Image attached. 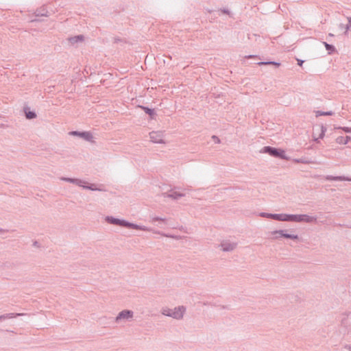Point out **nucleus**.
<instances>
[{
	"label": "nucleus",
	"mask_w": 351,
	"mask_h": 351,
	"mask_svg": "<svg viewBox=\"0 0 351 351\" xmlns=\"http://www.w3.org/2000/svg\"><path fill=\"white\" fill-rule=\"evenodd\" d=\"M221 12H222L223 13H224V14H229V13H230V11H229L228 9H226V8H224V9L221 10Z\"/></svg>",
	"instance_id": "nucleus-34"
},
{
	"label": "nucleus",
	"mask_w": 351,
	"mask_h": 351,
	"mask_svg": "<svg viewBox=\"0 0 351 351\" xmlns=\"http://www.w3.org/2000/svg\"><path fill=\"white\" fill-rule=\"evenodd\" d=\"M84 189H89L91 191H101V189L97 188L94 184H90L88 186H82Z\"/></svg>",
	"instance_id": "nucleus-27"
},
{
	"label": "nucleus",
	"mask_w": 351,
	"mask_h": 351,
	"mask_svg": "<svg viewBox=\"0 0 351 351\" xmlns=\"http://www.w3.org/2000/svg\"><path fill=\"white\" fill-rule=\"evenodd\" d=\"M316 113V117H319V116H331L333 114V112L332 111H326V112H324V111H321V110H317L315 112Z\"/></svg>",
	"instance_id": "nucleus-22"
},
{
	"label": "nucleus",
	"mask_w": 351,
	"mask_h": 351,
	"mask_svg": "<svg viewBox=\"0 0 351 351\" xmlns=\"http://www.w3.org/2000/svg\"><path fill=\"white\" fill-rule=\"evenodd\" d=\"M185 311L186 308L184 306H179L173 309L167 307L162 308L161 313L163 315L171 317L176 319H181L183 318Z\"/></svg>",
	"instance_id": "nucleus-2"
},
{
	"label": "nucleus",
	"mask_w": 351,
	"mask_h": 351,
	"mask_svg": "<svg viewBox=\"0 0 351 351\" xmlns=\"http://www.w3.org/2000/svg\"><path fill=\"white\" fill-rule=\"evenodd\" d=\"M274 217L276 221L295 222V215L293 214L276 213V216Z\"/></svg>",
	"instance_id": "nucleus-9"
},
{
	"label": "nucleus",
	"mask_w": 351,
	"mask_h": 351,
	"mask_svg": "<svg viewBox=\"0 0 351 351\" xmlns=\"http://www.w3.org/2000/svg\"><path fill=\"white\" fill-rule=\"evenodd\" d=\"M69 134L82 138L88 142L94 143L93 136L89 131H72Z\"/></svg>",
	"instance_id": "nucleus-4"
},
{
	"label": "nucleus",
	"mask_w": 351,
	"mask_h": 351,
	"mask_svg": "<svg viewBox=\"0 0 351 351\" xmlns=\"http://www.w3.org/2000/svg\"><path fill=\"white\" fill-rule=\"evenodd\" d=\"M345 348L349 350L350 351H351V345H346L345 346Z\"/></svg>",
	"instance_id": "nucleus-36"
},
{
	"label": "nucleus",
	"mask_w": 351,
	"mask_h": 351,
	"mask_svg": "<svg viewBox=\"0 0 351 351\" xmlns=\"http://www.w3.org/2000/svg\"><path fill=\"white\" fill-rule=\"evenodd\" d=\"M237 245V243H231L228 241H223L219 246L221 247V250L223 252H232L236 248Z\"/></svg>",
	"instance_id": "nucleus-10"
},
{
	"label": "nucleus",
	"mask_w": 351,
	"mask_h": 351,
	"mask_svg": "<svg viewBox=\"0 0 351 351\" xmlns=\"http://www.w3.org/2000/svg\"><path fill=\"white\" fill-rule=\"evenodd\" d=\"M342 323L345 325L349 324L351 326V313L347 315L346 319H342Z\"/></svg>",
	"instance_id": "nucleus-28"
},
{
	"label": "nucleus",
	"mask_w": 351,
	"mask_h": 351,
	"mask_svg": "<svg viewBox=\"0 0 351 351\" xmlns=\"http://www.w3.org/2000/svg\"><path fill=\"white\" fill-rule=\"evenodd\" d=\"M61 180H64V181H66L67 182H69V183L75 184H76L77 186H82V184L84 183V181H82L80 179H77V178L62 177Z\"/></svg>",
	"instance_id": "nucleus-14"
},
{
	"label": "nucleus",
	"mask_w": 351,
	"mask_h": 351,
	"mask_svg": "<svg viewBox=\"0 0 351 351\" xmlns=\"http://www.w3.org/2000/svg\"><path fill=\"white\" fill-rule=\"evenodd\" d=\"M48 11L44 8L37 9L35 12L36 16H47Z\"/></svg>",
	"instance_id": "nucleus-19"
},
{
	"label": "nucleus",
	"mask_w": 351,
	"mask_h": 351,
	"mask_svg": "<svg viewBox=\"0 0 351 351\" xmlns=\"http://www.w3.org/2000/svg\"><path fill=\"white\" fill-rule=\"evenodd\" d=\"M255 57L254 56L250 55L249 58Z\"/></svg>",
	"instance_id": "nucleus-39"
},
{
	"label": "nucleus",
	"mask_w": 351,
	"mask_h": 351,
	"mask_svg": "<svg viewBox=\"0 0 351 351\" xmlns=\"http://www.w3.org/2000/svg\"><path fill=\"white\" fill-rule=\"evenodd\" d=\"M33 245L35 247H39V243L37 241H34Z\"/></svg>",
	"instance_id": "nucleus-35"
},
{
	"label": "nucleus",
	"mask_w": 351,
	"mask_h": 351,
	"mask_svg": "<svg viewBox=\"0 0 351 351\" xmlns=\"http://www.w3.org/2000/svg\"><path fill=\"white\" fill-rule=\"evenodd\" d=\"M167 219L166 218H162V217H152V222H156V221H160V222H162V223L164 224H166L167 223Z\"/></svg>",
	"instance_id": "nucleus-25"
},
{
	"label": "nucleus",
	"mask_w": 351,
	"mask_h": 351,
	"mask_svg": "<svg viewBox=\"0 0 351 351\" xmlns=\"http://www.w3.org/2000/svg\"><path fill=\"white\" fill-rule=\"evenodd\" d=\"M84 40L83 35H77L75 36L70 37L69 38V41L71 45H74L75 43L82 42Z\"/></svg>",
	"instance_id": "nucleus-18"
},
{
	"label": "nucleus",
	"mask_w": 351,
	"mask_h": 351,
	"mask_svg": "<svg viewBox=\"0 0 351 351\" xmlns=\"http://www.w3.org/2000/svg\"><path fill=\"white\" fill-rule=\"evenodd\" d=\"M258 64H259V65L272 64V65H275L276 67H278L280 65V63L274 62V61H267V62H260L258 63Z\"/></svg>",
	"instance_id": "nucleus-24"
},
{
	"label": "nucleus",
	"mask_w": 351,
	"mask_h": 351,
	"mask_svg": "<svg viewBox=\"0 0 351 351\" xmlns=\"http://www.w3.org/2000/svg\"><path fill=\"white\" fill-rule=\"evenodd\" d=\"M335 128L342 130L343 131H344L346 133H351V128H349V127H338V128Z\"/></svg>",
	"instance_id": "nucleus-29"
},
{
	"label": "nucleus",
	"mask_w": 351,
	"mask_h": 351,
	"mask_svg": "<svg viewBox=\"0 0 351 351\" xmlns=\"http://www.w3.org/2000/svg\"><path fill=\"white\" fill-rule=\"evenodd\" d=\"M6 231H7V230H3V229L0 228V232H6Z\"/></svg>",
	"instance_id": "nucleus-38"
},
{
	"label": "nucleus",
	"mask_w": 351,
	"mask_h": 351,
	"mask_svg": "<svg viewBox=\"0 0 351 351\" xmlns=\"http://www.w3.org/2000/svg\"><path fill=\"white\" fill-rule=\"evenodd\" d=\"M345 27H346V25H343V23H340V24H339V27H340L341 29H345Z\"/></svg>",
	"instance_id": "nucleus-37"
},
{
	"label": "nucleus",
	"mask_w": 351,
	"mask_h": 351,
	"mask_svg": "<svg viewBox=\"0 0 351 351\" xmlns=\"http://www.w3.org/2000/svg\"><path fill=\"white\" fill-rule=\"evenodd\" d=\"M23 111L27 119L30 120L36 117V113L34 111L31 110L30 108L27 106L23 107Z\"/></svg>",
	"instance_id": "nucleus-12"
},
{
	"label": "nucleus",
	"mask_w": 351,
	"mask_h": 351,
	"mask_svg": "<svg viewBox=\"0 0 351 351\" xmlns=\"http://www.w3.org/2000/svg\"><path fill=\"white\" fill-rule=\"evenodd\" d=\"M294 161H295V162H297V163H302V164L309 163L308 161H306V160H304L303 158L295 159Z\"/></svg>",
	"instance_id": "nucleus-30"
},
{
	"label": "nucleus",
	"mask_w": 351,
	"mask_h": 351,
	"mask_svg": "<svg viewBox=\"0 0 351 351\" xmlns=\"http://www.w3.org/2000/svg\"><path fill=\"white\" fill-rule=\"evenodd\" d=\"M317 221V217L306 214L295 215V222L313 223Z\"/></svg>",
	"instance_id": "nucleus-6"
},
{
	"label": "nucleus",
	"mask_w": 351,
	"mask_h": 351,
	"mask_svg": "<svg viewBox=\"0 0 351 351\" xmlns=\"http://www.w3.org/2000/svg\"><path fill=\"white\" fill-rule=\"evenodd\" d=\"M350 140H351V137L350 136H340L336 138V142L340 145H346L348 143V142Z\"/></svg>",
	"instance_id": "nucleus-17"
},
{
	"label": "nucleus",
	"mask_w": 351,
	"mask_h": 351,
	"mask_svg": "<svg viewBox=\"0 0 351 351\" xmlns=\"http://www.w3.org/2000/svg\"><path fill=\"white\" fill-rule=\"evenodd\" d=\"M122 41H123V40L121 38H119V37L114 38V43H117L119 42H122Z\"/></svg>",
	"instance_id": "nucleus-32"
},
{
	"label": "nucleus",
	"mask_w": 351,
	"mask_h": 351,
	"mask_svg": "<svg viewBox=\"0 0 351 351\" xmlns=\"http://www.w3.org/2000/svg\"><path fill=\"white\" fill-rule=\"evenodd\" d=\"M273 235L275 234H279L280 236H276L275 238L278 239L279 237H284L285 239H289L292 240H297L298 239V234H291L286 233L285 230H274L271 232Z\"/></svg>",
	"instance_id": "nucleus-8"
},
{
	"label": "nucleus",
	"mask_w": 351,
	"mask_h": 351,
	"mask_svg": "<svg viewBox=\"0 0 351 351\" xmlns=\"http://www.w3.org/2000/svg\"><path fill=\"white\" fill-rule=\"evenodd\" d=\"M134 315V313L131 310H123L119 313L117 316L115 318L116 322H119L121 319H129L132 318Z\"/></svg>",
	"instance_id": "nucleus-7"
},
{
	"label": "nucleus",
	"mask_w": 351,
	"mask_h": 351,
	"mask_svg": "<svg viewBox=\"0 0 351 351\" xmlns=\"http://www.w3.org/2000/svg\"><path fill=\"white\" fill-rule=\"evenodd\" d=\"M348 23L346 25L344 35H347L348 30L351 29V17H348Z\"/></svg>",
	"instance_id": "nucleus-26"
},
{
	"label": "nucleus",
	"mask_w": 351,
	"mask_h": 351,
	"mask_svg": "<svg viewBox=\"0 0 351 351\" xmlns=\"http://www.w3.org/2000/svg\"><path fill=\"white\" fill-rule=\"evenodd\" d=\"M262 217L272 219L274 220H276V217L274 216H276V213H261L259 215Z\"/></svg>",
	"instance_id": "nucleus-21"
},
{
	"label": "nucleus",
	"mask_w": 351,
	"mask_h": 351,
	"mask_svg": "<svg viewBox=\"0 0 351 351\" xmlns=\"http://www.w3.org/2000/svg\"><path fill=\"white\" fill-rule=\"evenodd\" d=\"M326 180L328 181H351V178L346 176H327Z\"/></svg>",
	"instance_id": "nucleus-13"
},
{
	"label": "nucleus",
	"mask_w": 351,
	"mask_h": 351,
	"mask_svg": "<svg viewBox=\"0 0 351 351\" xmlns=\"http://www.w3.org/2000/svg\"><path fill=\"white\" fill-rule=\"evenodd\" d=\"M326 131V128L324 127V125H322L320 127V134L319 135V137L317 138H315V141L316 142H318L319 139H322L325 136Z\"/></svg>",
	"instance_id": "nucleus-23"
},
{
	"label": "nucleus",
	"mask_w": 351,
	"mask_h": 351,
	"mask_svg": "<svg viewBox=\"0 0 351 351\" xmlns=\"http://www.w3.org/2000/svg\"><path fill=\"white\" fill-rule=\"evenodd\" d=\"M164 197H167L171 198L172 199H178L182 197L185 196V194L180 192L174 191L173 190H170L167 193H163Z\"/></svg>",
	"instance_id": "nucleus-11"
},
{
	"label": "nucleus",
	"mask_w": 351,
	"mask_h": 351,
	"mask_svg": "<svg viewBox=\"0 0 351 351\" xmlns=\"http://www.w3.org/2000/svg\"><path fill=\"white\" fill-rule=\"evenodd\" d=\"M106 221L110 224L119 226L130 229L141 230L143 231H152L154 233L160 234L166 237L174 238L173 235L160 233L159 231H154L152 228H147L144 226H140L136 223H131L125 219H121L112 216H107L105 219Z\"/></svg>",
	"instance_id": "nucleus-1"
},
{
	"label": "nucleus",
	"mask_w": 351,
	"mask_h": 351,
	"mask_svg": "<svg viewBox=\"0 0 351 351\" xmlns=\"http://www.w3.org/2000/svg\"><path fill=\"white\" fill-rule=\"evenodd\" d=\"M163 132L161 131H153L149 133L151 141L154 143H165Z\"/></svg>",
	"instance_id": "nucleus-5"
},
{
	"label": "nucleus",
	"mask_w": 351,
	"mask_h": 351,
	"mask_svg": "<svg viewBox=\"0 0 351 351\" xmlns=\"http://www.w3.org/2000/svg\"><path fill=\"white\" fill-rule=\"evenodd\" d=\"M212 138L214 140L215 143H220V139L217 136L213 135L212 136Z\"/></svg>",
	"instance_id": "nucleus-31"
},
{
	"label": "nucleus",
	"mask_w": 351,
	"mask_h": 351,
	"mask_svg": "<svg viewBox=\"0 0 351 351\" xmlns=\"http://www.w3.org/2000/svg\"><path fill=\"white\" fill-rule=\"evenodd\" d=\"M297 61H298V64L300 66H302V64L304 63V60H300V59H297Z\"/></svg>",
	"instance_id": "nucleus-33"
},
{
	"label": "nucleus",
	"mask_w": 351,
	"mask_h": 351,
	"mask_svg": "<svg viewBox=\"0 0 351 351\" xmlns=\"http://www.w3.org/2000/svg\"><path fill=\"white\" fill-rule=\"evenodd\" d=\"M25 315V313H6V314L0 315V321L5 320L6 319L14 318V317L23 316Z\"/></svg>",
	"instance_id": "nucleus-16"
},
{
	"label": "nucleus",
	"mask_w": 351,
	"mask_h": 351,
	"mask_svg": "<svg viewBox=\"0 0 351 351\" xmlns=\"http://www.w3.org/2000/svg\"><path fill=\"white\" fill-rule=\"evenodd\" d=\"M329 36H333V34H329Z\"/></svg>",
	"instance_id": "nucleus-40"
},
{
	"label": "nucleus",
	"mask_w": 351,
	"mask_h": 351,
	"mask_svg": "<svg viewBox=\"0 0 351 351\" xmlns=\"http://www.w3.org/2000/svg\"><path fill=\"white\" fill-rule=\"evenodd\" d=\"M138 108H141L152 119H154L156 115L154 109L149 108V107L145 106H138Z\"/></svg>",
	"instance_id": "nucleus-15"
},
{
	"label": "nucleus",
	"mask_w": 351,
	"mask_h": 351,
	"mask_svg": "<svg viewBox=\"0 0 351 351\" xmlns=\"http://www.w3.org/2000/svg\"><path fill=\"white\" fill-rule=\"evenodd\" d=\"M323 43L325 46L326 49L328 51V54H332L336 51V49L334 45L328 44L326 42H323Z\"/></svg>",
	"instance_id": "nucleus-20"
},
{
	"label": "nucleus",
	"mask_w": 351,
	"mask_h": 351,
	"mask_svg": "<svg viewBox=\"0 0 351 351\" xmlns=\"http://www.w3.org/2000/svg\"><path fill=\"white\" fill-rule=\"evenodd\" d=\"M261 153L267 154L271 156L280 159H287L284 149L271 146H265L262 148Z\"/></svg>",
	"instance_id": "nucleus-3"
}]
</instances>
